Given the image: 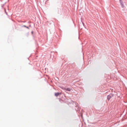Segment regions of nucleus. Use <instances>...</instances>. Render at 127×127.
<instances>
[{
	"mask_svg": "<svg viewBox=\"0 0 127 127\" xmlns=\"http://www.w3.org/2000/svg\"><path fill=\"white\" fill-rule=\"evenodd\" d=\"M114 96V94H110L107 96V99L109 100L111 97Z\"/></svg>",
	"mask_w": 127,
	"mask_h": 127,
	"instance_id": "f257e3e1",
	"label": "nucleus"
},
{
	"mask_svg": "<svg viewBox=\"0 0 127 127\" xmlns=\"http://www.w3.org/2000/svg\"><path fill=\"white\" fill-rule=\"evenodd\" d=\"M61 94V93H59V92L56 93H55V95L56 96H57Z\"/></svg>",
	"mask_w": 127,
	"mask_h": 127,
	"instance_id": "f03ea898",
	"label": "nucleus"
},
{
	"mask_svg": "<svg viewBox=\"0 0 127 127\" xmlns=\"http://www.w3.org/2000/svg\"><path fill=\"white\" fill-rule=\"evenodd\" d=\"M121 4V5L122 7L123 8L124 7V5L123 2L120 3Z\"/></svg>",
	"mask_w": 127,
	"mask_h": 127,
	"instance_id": "7ed1b4c3",
	"label": "nucleus"
},
{
	"mask_svg": "<svg viewBox=\"0 0 127 127\" xmlns=\"http://www.w3.org/2000/svg\"><path fill=\"white\" fill-rule=\"evenodd\" d=\"M65 90L66 91H70L71 90L70 89V88H67L65 89Z\"/></svg>",
	"mask_w": 127,
	"mask_h": 127,
	"instance_id": "20e7f679",
	"label": "nucleus"
},
{
	"mask_svg": "<svg viewBox=\"0 0 127 127\" xmlns=\"http://www.w3.org/2000/svg\"><path fill=\"white\" fill-rule=\"evenodd\" d=\"M22 27H26V28H27V29H29V27H27V26H26L25 25H23L22 26Z\"/></svg>",
	"mask_w": 127,
	"mask_h": 127,
	"instance_id": "39448f33",
	"label": "nucleus"
},
{
	"mask_svg": "<svg viewBox=\"0 0 127 127\" xmlns=\"http://www.w3.org/2000/svg\"><path fill=\"white\" fill-rule=\"evenodd\" d=\"M120 3H122L123 2V1L122 0H119Z\"/></svg>",
	"mask_w": 127,
	"mask_h": 127,
	"instance_id": "423d86ee",
	"label": "nucleus"
},
{
	"mask_svg": "<svg viewBox=\"0 0 127 127\" xmlns=\"http://www.w3.org/2000/svg\"><path fill=\"white\" fill-rule=\"evenodd\" d=\"M59 101H60L61 102V101H62L63 102V100H62V99H60Z\"/></svg>",
	"mask_w": 127,
	"mask_h": 127,
	"instance_id": "0eeeda50",
	"label": "nucleus"
},
{
	"mask_svg": "<svg viewBox=\"0 0 127 127\" xmlns=\"http://www.w3.org/2000/svg\"><path fill=\"white\" fill-rule=\"evenodd\" d=\"M5 13H6V14L7 15V13L6 11V10H5Z\"/></svg>",
	"mask_w": 127,
	"mask_h": 127,
	"instance_id": "6e6552de",
	"label": "nucleus"
},
{
	"mask_svg": "<svg viewBox=\"0 0 127 127\" xmlns=\"http://www.w3.org/2000/svg\"><path fill=\"white\" fill-rule=\"evenodd\" d=\"M4 4H3V5H2V6H1L2 7V8H3V6H4Z\"/></svg>",
	"mask_w": 127,
	"mask_h": 127,
	"instance_id": "1a4fd4ad",
	"label": "nucleus"
},
{
	"mask_svg": "<svg viewBox=\"0 0 127 127\" xmlns=\"http://www.w3.org/2000/svg\"><path fill=\"white\" fill-rule=\"evenodd\" d=\"M82 24H83V26H84V23L82 22Z\"/></svg>",
	"mask_w": 127,
	"mask_h": 127,
	"instance_id": "9d476101",
	"label": "nucleus"
},
{
	"mask_svg": "<svg viewBox=\"0 0 127 127\" xmlns=\"http://www.w3.org/2000/svg\"><path fill=\"white\" fill-rule=\"evenodd\" d=\"M31 33H33V31L32 32H31Z\"/></svg>",
	"mask_w": 127,
	"mask_h": 127,
	"instance_id": "9b49d317",
	"label": "nucleus"
},
{
	"mask_svg": "<svg viewBox=\"0 0 127 127\" xmlns=\"http://www.w3.org/2000/svg\"><path fill=\"white\" fill-rule=\"evenodd\" d=\"M31 25H29V27H31Z\"/></svg>",
	"mask_w": 127,
	"mask_h": 127,
	"instance_id": "f8f14e48",
	"label": "nucleus"
}]
</instances>
